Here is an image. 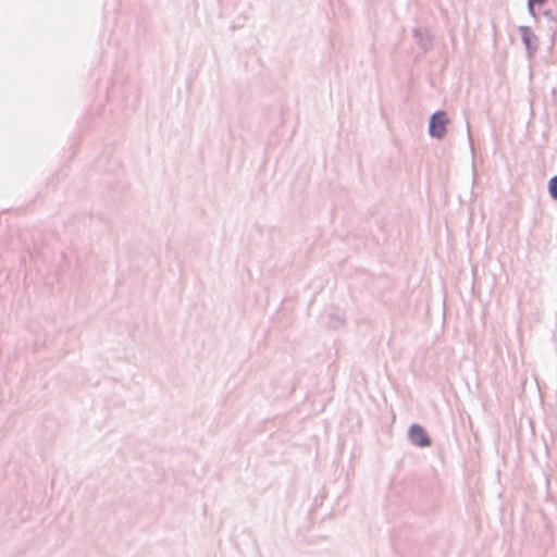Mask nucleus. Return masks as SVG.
<instances>
[{
	"mask_svg": "<svg viewBox=\"0 0 557 557\" xmlns=\"http://www.w3.org/2000/svg\"><path fill=\"white\" fill-rule=\"evenodd\" d=\"M545 0H529V5L532 8L534 4H542Z\"/></svg>",
	"mask_w": 557,
	"mask_h": 557,
	"instance_id": "20e7f679",
	"label": "nucleus"
},
{
	"mask_svg": "<svg viewBox=\"0 0 557 557\" xmlns=\"http://www.w3.org/2000/svg\"><path fill=\"white\" fill-rule=\"evenodd\" d=\"M410 438H411L412 443H414L416 445L421 446V447L429 446L431 443L428 434L425 433L423 428H421L420 425L411 426Z\"/></svg>",
	"mask_w": 557,
	"mask_h": 557,
	"instance_id": "f03ea898",
	"label": "nucleus"
},
{
	"mask_svg": "<svg viewBox=\"0 0 557 557\" xmlns=\"http://www.w3.org/2000/svg\"><path fill=\"white\" fill-rule=\"evenodd\" d=\"M448 119L445 112H436L432 115L430 121V134L434 137L441 138L446 131Z\"/></svg>",
	"mask_w": 557,
	"mask_h": 557,
	"instance_id": "f257e3e1",
	"label": "nucleus"
},
{
	"mask_svg": "<svg viewBox=\"0 0 557 557\" xmlns=\"http://www.w3.org/2000/svg\"><path fill=\"white\" fill-rule=\"evenodd\" d=\"M548 190L554 199H557V175L554 176L548 183Z\"/></svg>",
	"mask_w": 557,
	"mask_h": 557,
	"instance_id": "7ed1b4c3",
	"label": "nucleus"
}]
</instances>
